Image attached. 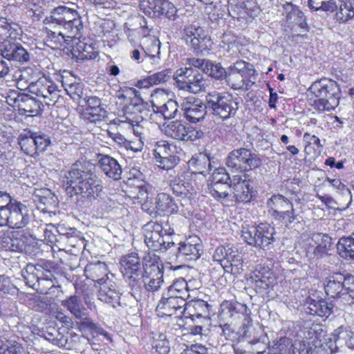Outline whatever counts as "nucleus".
<instances>
[{
	"label": "nucleus",
	"mask_w": 354,
	"mask_h": 354,
	"mask_svg": "<svg viewBox=\"0 0 354 354\" xmlns=\"http://www.w3.org/2000/svg\"><path fill=\"white\" fill-rule=\"evenodd\" d=\"M207 102L205 100L204 103L201 105L189 109L183 113L185 118L191 123H197L203 120L207 115Z\"/></svg>",
	"instance_id": "37"
},
{
	"label": "nucleus",
	"mask_w": 354,
	"mask_h": 354,
	"mask_svg": "<svg viewBox=\"0 0 354 354\" xmlns=\"http://www.w3.org/2000/svg\"><path fill=\"white\" fill-rule=\"evenodd\" d=\"M21 274L26 285L41 293L48 292V288L44 284L46 281L41 278L38 272L36 271L34 264H28L26 267L22 270Z\"/></svg>",
	"instance_id": "24"
},
{
	"label": "nucleus",
	"mask_w": 354,
	"mask_h": 354,
	"mask_svg": "<svg viewBox=\"0 0 354 354\" xmlns=\"http://www.w3.org/2000/svg\"><path fill=\"white\" fill-rule=\"evenodd\" d=\"M250 286L257 294L263 296L276 283L273 272L267 268L256 270L253 276L248 280Z\"/></svg>",
	"instance_id": "15"
},
{
	"label": "nucleus",
	"mask_w": 354,
	"mask_h": 354,
	"mask_svg": "<svg viewBox=\"0 0 354 354\" xmlns=\"http://www.w3.org/2000/svg\"><path fill=\"white\" fill-rule=\"evenodd\" d=\"M76 318V324L80 330L89 332L91 333L102 334L107 335V333L97 324L95 323L88 315L83 311H70Z\"/></svg>",
	"instance_id": "26"
},
{
	"label": "nucleus",
	"mask_w": 354,
	"mask_h": 354,
	"mask_svg": "<svg viewBox=\"0 0 354 354\" xmlns=\"http://www.w3.org/2000/svg\"><path fill=\"white\" fill-rule=\"evenodd\" d=\"M42 296L30 295L27 297V303L29 308H39L41 310L57 309V304L53 297L43 293Z\"/></svg>",
	"instance_id": "33"
},
{
	"label": "nucleus",
	"mask_w": 354,
	"mask_h": 354,
	"mask_svg": "<svg viewBox=\"0 0 354 354\" xmlns=\"http://www.w3.org/2000/svg\"><path fill=\"white\" fill-rule=\"evenodd\" d=\"M174 79L178 89L194 94L204 91L207 86L203 73L192 66L177 69Z\"/></svg>",
	"instance_id": "6"
},
{
	"label": "nucleus",
	"mask_w": 354,
	"mask_h": 354,
	"mask_svg": "<svg viewBox=\"0 0 354 354\" xmlns=\"http://www.w3.org/2000/svg\"><path fill=\"white\" fill-rule=\"evenodd\" d=\"M26 236L19 231L0 232V246L7 251L21 252L25 245Z\"/></svg>",
	"instance_id": "21"
},
{
	"label": "nucleus",
	"mask_w": 354,
	"mask_h": 354,
	"mask_svg": "<svg viewBox=\"0 0 354 354\" xmlns=\"http://www.w3.org/2000/svg\"><path fill=\"white\" fill-rule=\"evenodd\" d=\"M88 162L76 161L65 175L64 185L66 194L77 206L88 205L103 189L102 180Z\"/></svg>",
	"instance_id": "1"
},
{
	"label": "nucleus",
	"mask_w": 354,
	"mask_h": 354,
	"mask_svg": "<svg viewBox=\"0 0 354 354\" xmlns=\"http://www.w3.org/2000/svg\"><path fill=\"white\" fill-rule=\"evenodd\" d=\"M326 282L324 289L327 295L335 297H339L341 293L343 294L342 292L344 291L342 286L344 283L343 274L335 273L326 278Z\"/></svg>",
	"instance_id": "32"
},
{
	"label": "nucleus",
	"mask_w": 354,
	"mask_h": 354,
	"mask_svg": "<svg viewBox=\"0 0 354 354\" xmlns=\"http://www.w3.org/2000/svg\"><path fill=\"white\" fill-rule=\"evenodd\" d=\"M300 218L301 216L295 213L293 205L292 209H287L275 218L288 228L292 227L294 223H299Z\"/></svg>",
	"instance_id": "45"
},
{
	"label": "nucleus",
	"mask_w": 354,
	"mask_h": 354,
	"mask_svg": "<svg viewBox=\"0 0 354 354\" xmlns=\"http://www.w3.org/2000/svg\"><path fill=\"white\" fill-rule=\"evenodd\" d=\"M0 219V226H8L12 229H21L30 221L31 214L29 208L21 201L16 200L12 205Z\"/></svg>",
	"instance_id": "12"
},
{
	"label": "nucleus",
	"mask_w": 354,
	"mask_h": 354,
	"mask_svg": "<svg viewBox=\"0 0 354 354\" xmlns=\"http://www.w3.org/2000/svg\"><path fill=\"white\" fill-rule=\"evenodd\" d=\"M122 112L127 122L140 123L148 116L149 110L141 98L133 97L129 104H124Z\"/></svg>",
	"instance_id": "16"
},
{
	"label": "nucleus",
	"mask_w": 354,
	"mask_h": 354,
	"mask_svg": "<svg viewBox=\"0 0 354 354\" xmlns=\"http://www.w3.org/2000/svg\"><path fill=\"white\" fill-rule=\"evenodd\" d=\"M308 6L315 11L322 10L327 12H334L337 5L334 0H308Z\"/></svg>",
	"instance_id": "49"
},
{
	"label": "nucleus",
	"mask_w": 354,
	"mask_h": 354,
	"mask_svg": "<svg viewBox=\"0 0 354 354\" xmlns=\"http://www.w3.org/2000/svg\"><path fill=\"white\" fill-rule=\"evenodd\" d=\"M306 326H304V330L301 331V334L297 335L303 339L302 343L304 346H306V342L308 340L318 339L317 331L320 330V326L318 324L309 326V324L306 323Z\"/></svg>",
	"instance_id": "54"
},
{
	"label": "nucleus",
	"mask_w": 354,
	"mask_h": 354,
	"mask_svg": "<svg viewBox=\"0 0 354 354\" xmlns=\"http://www.w3.org/2000/svg\"><path fill=\"white\" fill-rule=\"evenodd\" d=\"M162 0H141L140 7L144 12L153 18L160 17Z\"/></svg>",
	"instance_id": "44"
},
{
	"label": "nucleus",
	"mask_w": 354,
	"mask_h": 354,
	"mask_svg": "<svg viewBox=\"0 0 354 354\" xmlns=\"http://www.w3.org/2000/svg\"><path fill=\"white\" fill-rule=\"evenodd\" d=\"M160 9V17L165 16L168 19L172 21L176 19L178 9L171 2L167 0H162Z\"/></svg>",
	"instance_id": "57"
},
{
	"label": "nucleus",
	"mask_w": 354,
	"mask_h": 354,
	"mask_svg": "<svg viewBox=\"0 0 354 354\" xmlns=\"http://www.w3.org/2000/svg\"><path fill=\"white\" fill-rule=\"evenodd\" d=\"M43 22L46 25L48 35L53 38L61 36L63 39H73L82 36V17L75 9L64 6L56 7L51 10Z\"/></svg>",
	"instance_id": "2"
},
{
	"label": "nucleus",
	"mask_w": 354,
	"mask_h": 354,
	"mask_svg": "<svg viewBox=\"0 0 354 354\" xmlns=\"http://www.w3.org/2000/svg\"><path fill=\"white\" fill-rule=\"evenodd\" d=\"M274 227L268 223L252 225L242 230V237L249 245L261 249L268 248L274 241Z\"/></svg>",
	"instance_id": "10"
},
{
	"label": "nucleus",
	"mask_w": 354,
	"mask_h": 354,
	"mask_svg": "<svg viewBox=\"0 0 354 354\" xmlns=\"http://www.w3.org/2000/svg\"><path fill=\"white\" fill-rule=\"evenodd\" d=\"M292 203L281 194L272 195L266 203L268 212L274 218L287 209H292Z\"/></svg>",
	"instance_id": "27"
},
{
	"label": "nucleus",
	"mask_w": 354,
	"mask_h": 354,
	"mask_svg": "<svg viewBox=\"0 0 354 354\" xmlns=\"http://www.w3.org/2000/svg\"><path fill=\"white\" fill-rule=\"evenodd\" d=\"M233 176L232 189H233L234 198L239 203H248L252 198L250 180H247L245 176Z\"/></svg>",
	"instance_id": "22"
},
{
	"label": "nucleus",
	"mask_w": 354,
	"mask_h": 354,
	"mask_svg": "<svg viewBox=\"0 0 354 354\" xmlns=\"http://www.w3.org/2000/svg\"><path fill=\"white\" fill-rule=\"evenodd\" d=\"M16 200L6 192L0 191V219L5 216L6 213L3 212H7Z\"/></svg>",
	"instance_id": "62"
},
{
	"label": "nucleus",
	"mask_w": 354,
	"mask_h": 354,
	"mask_svg": "<svg viewBox=\"0 0 354 354\" xmlns=\"http://www.w3.org/2000/svg\"><path fill=\"white\" fill-rule=\"evenodd\" d=\"M171 77H174V73L171 69L167 68L149 75V80L151 81L153 85H156L168 82Z\"/></svg>",
	"instance_id": "58"
},
{
	"label": "nucleus",
	"mask_w": 354,
	"mask_h": 354,
	"mask_svg": "<svg viewBox=\"0 0 354 354\" xmlns=\"http://www.w3.org/2000/svg\"><path fill=\"white\" fill-rule=\"evenodd\" d=\"M153 346L159 354H167L169 351V342L164 333H158L153 337Z\"/></svg>",
	"instance_id": "53"
},
{
	"label": "nucleus",
	"mask_w": 354,
	"mask_h": 354,
	"mask_svg": "<svg viewBox=\"0 0 354 354\" xmlns=\"http://www.w3.org/2000/svg\"><path fill=\"white\" fill-rule=\"evenodd\" d=\"M310 90L317 98L314 106L317 110L330 111L338 106L341 91L336 82L322 79L313 82Z\"/></svg>",
	"instance_id": "3"
},
{
	"label": "nucleus",
	"mask_w": 354,
	"mask_h": 354,
	"mask_svg": "<svg viewBox=\"0 0 354 354\" xmlns=\"http://www.w3.org/2000/svg\"><path fill=\"white\" fill-rule=\"evenodd\" d=\"M84 274L87 279H90L97 283L108 274L107 266L105 263L99 261L89 263L84 268Z\"/></svg>",
	"instance_id": "31"
},
{
	"label": "nucleus",
	"mask_w": 354,
	"mask_h": 354,
	"mask_svg": "<svg viewBox=\"0 0 354 354\" xmlns=\"http://www.w3.org/2000/svg\"><path fill=\"white\" fill-rule=\"evenodd\" d=\"M85 117L91 122H96L97 121L104 120L107 118V111L101 105L91 109H86Z\"/></svg>",
	"instance_id": "52"
},
{
	"label": "nucleus",
	"mask_w": 354,
	"mask_h": 354,
	"mask_svg": "<svg viewBox=\"0 0 354 354\" xmlns=\"http://www.w3.org/2000/svg\"><path fill=\"white\" fill-rule=\"evenodd\" d=\"M232 184L211 183L208 186L209 194L216 199H225L229 196V192L232 190Z\"/></svg>",
	"instance_id": "43"
},
{
	"label": "nucleus",
	"mask_w": 354,
	"mask_h": 354,
	"mask_svg": "<svg viewBox=\"0 0 354 354\" xmlns=\"http://www.w3.org/2000/svg\"><path fill=\"white\" fill-rule=\"evenodd\" d=\"M339 254L347 260H354V232L349 236L342 237L337 244Z\"/></svg>",
	"instance_id": "35"
},
{
	"label": "nucleus",
	"mask_w": 354,
	"mask_h": 354,
	"mask_svg": "<svg viewBox=\"0 0 354 354\" xmlns=\"http://www.w3.org/2000/svg\"><path fill=\"white\" fill-rule=\"evenodd\" d=\"M297 344L293 345L292 341L288 337H281L274 342L273 348L278 351L277 354H295V348H297Z\"/></svg>",
	"instance_id": "46"
},
{
	"label": "nucleus",
	"mask_w": 354,
	"mask_h": 354,
	"mask_svg": "<svg viewBox=\"0 0 354 354\" xmlns=\"http://www.w3.org/2000/svg\"><path fill=\"white\" fill-rule=\"evenodd\" d=\"M180 162V158L176 154L156 160V164L161 169L169 170L174 168Z\"/></svg>",
	"instance_id": "61"
},
{
	"label": "nucleus",
	"mask_w": 354,
	"mask_h": 354,
	"mask_svg": "<svg viewBox=\"0 0 354 354\" xmlns=\"http://www.w3.org/2000/svg\"><path fill=\"white\" fill-rule=\"evenodd\" d=\"M57 232L58 233L57 236H55V241L49 239V241L53 243L55 242V246L59 250H64L61 248V243L67 242L69 245H73V239H76L77 232L74 228H66L64 225H59L57 227Z\"/></svg>",
	"instance_id": "34"
},
{
	"label": "nucleus",
	"mask_w": 354,
	"mask_h": 354,
	"mask_svg": "<svg viewBox=\"0 0 354 354\" xmlns=\"http://www.w3.org/2000/svg\"><path fill=\"white\" fill-rule=\"evenodd\" d=\"M307 303L309 304L308 307V310H313L315 308V310H333L335 306L331 301L328 302L319 297H309L307 299Z\"/></svg>",
	"instance_id": "51"
},
{
	"label": "nucleus",
	"mask_w": 354,
	"mask_h": 354,
	"mask_svg": "<svg viewBox=\"0 0 354 354\" xmlns=\"http://www.w3.org/2000/svg\"><path fill=\"white\" fill-rule=\"evenodd\" d=\"M186 43L196 53L209 50L212 45L210 37L201 27L189 26L184 30Z\"/></svg>",
	"instance_id": "14"
},
{
	"label": "nucleus",
	"mask_w": 354,
	"mask_h": 354,
	"mask_svg": "<svg viewBox=\"0 0 354 354\" xmlns=\"http://www.w3.org/2000/svg\"><path fill=\"white\" fill-rule=\"evenodd\" d=\"M161 303L162 304V306H160V304H159L156 307V310L162 308L171 310H179L182 307H185L187 304V302L183 297L178 294H171L169 297L162 298Z\"/></svg>",
	"instance_id": "42"
},
{
	"label": "nucleus",
	"mask_w": 354,
	"mask_h": 354,
	"mask_svg": "<svg viewBox=\"0 0 354 354\" xmlns=\"http://www.w3.org/2000/svg\"><path fill=\"white\" fill-rule=\"evenodd\" d=\"M97 160V166L107 178L113 180H119L122 178V168L115 158L109 155L98 153Z\"/></svg>",
	"instance_id": "20"
},
{
	"label": "nucleus",
	"mask_w": 354,
	"mask_h": 354,
	"mask_svg": "<svg viewBox=\"0 0 354 354\" xmlns=\"http://www.w3.org/2000/svg\"><path fill=\"white\" fill-rule=\"evenodd\" d=\"M153 51L156 54H151L149 52L145 51V55L142 58V62H145L146 64H151L153 66H157L160 64V42L156 44L154 42L153 45Z\"/></svg>",
	"instance_id": "60"
},
{
	"label": "nucleus",
	"mask_w": 354,
	"mask_h": 354,
	"mask_svg": "<svg viewBox=\"0 0 354 354\" xmlns=\"http://www.w3.org/2000/svg\"><path fill=\"white\" fill-rule=\"evenodd\" d=\"M288 17L290 19H293L295 23L298 25V26L308 31V26L306 22V18L303 12L299 9H294L288 14Z\"/></svg>",
	"instance_id": "63"
},
{
	"label": "nucleus",
	"mask_w": 354,
	"mask_h": 354,
	"mask_svg": "<svg viewBox=\"0 0 354 354\" xmlns=\"http://www.w3.org/2000/svg\"><path fill=\"white\" fill-rule=\"evenodd\" d=\"M16 100L20 102L19 110L24 111L28 115L36 116L41 113L42 104L29 95H19Z\"/></svg>",
	"instance_id": "28"
},
{
	"label": "nucleus",
	"mask_w": 354,
	"mask_h": 354,
	"mask_svg": "<svg viewBox=\"0 0 354 354\" xmlns=\"http://www.w3.org/2000/svg\"><path fill=\"white\" fill-rule=\"evenodd\" d=\"M189 165L194 169L193 171L185 172V178L192 181H196L198 177L201 176V181H204L205 173L211 169L209 157L205 153H199L189 160Z\"/></svg>",
	"instance_id": "19"
},
{
	"label": "nucleus",
	"mask_w": 354,
	"mask_h": 354,
	"mask_svg": "<svg viewBox=\"0 0 354 354\" xmlns=\"http://www.w3.org/2000/svg\"><path fill=\"white\" fill-rule=\"evenodd\" d=\"M28 88L30 93L38 97H42L49 102H56L59 96V91L57 89V85L45 77L30 83Z\"/></svg>",
	"instance_id": "17"
},
{
	"label": "nucleus",
	"mask_w": 354,
	"mask_h": 354,
	"mask_svg": "<svg viewBox=\"0 0 354 354\" xmlns=\"http://www.w3.org/2000/svg\"><path fill=\"white\" fill-rule=\"evenodd\" d=\"M19 43H12L8 41H5L0 44V55L2 58L8 60L14 59L17 51L20 47Z\"/></svg>",
	"instance_id": "47"
},
{
	"label": "nucleus",
	"mask_w": 354,
	"mask_h": 354,
	"mask_svg": "<svg viewBox=\"0 0 354 354\" xmlns=\"http://www.w3.org/2000/svg\"><path fill=\"white\" fill-rule=\"evenodd\" d=\"M313 240L318 241L321 240L316 246H310L306 250V256L310 259H319L328 254L331 246V238L327 234L322 233L315 234L312 236Z\"/></svg>",
	"instance_id": "23"
},
{
	"label": "nucleus",
	"mask_w": 354,
	"mask_h": 354,
	"mask_svg": "<svg viewBox=\"0 0 354 354\" xmlns=\"http://www.w3.org/2000/svg\"><path fill=\"white\" fill-rule=\"evenodd\" d=\"M185 178V172L171 184L174 194L178 197L186 195H192V193L198 190V184L187 182Z\"/></svg>",
	"instance_id": "29"
},
{
	"label": "nucleus",
	"mask_w": 354,
	"mask_h": 354,
	"mask_svg": "<svg viewBox=\"0 0 354 354\" xmlns=\"http://www.w3.org/2000/svg\"><path fill=\"white\" fill-rule=\"evenodd\" d=\"M156 206L157 212L167 214H176L178 211V203L169 194L162 192L156 197Z\"/></svg>",
	"instance_id": "30"
},
{
	"label": "nucleus",
	"mask_w": 354,
	"mask_h": 354,
	"mask_svg": "<svg viewBox=\"0 0 354 354\" xmlns=\"http://www.w3.org/2000/svg\"><path fill=\"white\" fill-rule=\"evenodd\" d=\"M0 291L4 295L16 296L18 293V288L11 283L9 277L2 274L0 275Z\"/></svg>",
	"instance_id": "56"
},
{
	"label": "nucleus",
	"mask_w": 354,
	"mask_h": 354,
	"mask_svg": "<svg viewBox=\"0 0 354 354\" xmlns=\"http://www.w3.org/2000/svg\"><path fill=\"white\" fill-rule=\"evenodd\" d=\"M17 140L21 150L32 157L44 152L50 145V139L48 135L41 132H33L29 129H24Z\"/></svg>",
	"instance_id": "11"
},
{
	"label": "nucleus",
	"mask_w": 354,
	"mask_h": 354,
	"mask_svg": "<svg viewBox=\"0 0 354 354\" xmlns=\"http://www.w3.org/2000/svg\"><path fill=\"white\" fill-rule=\"evenodd\" d=\"M120 263L121 272L131 290L140 291L141 275L144 272L145 264L141 263L138 254L134 252L122 257Z\"/></svg>",
	"instance_id": "9"
},
{
	"label": "nucleus",
	"mask_w": 354,
	"mask_h": 354,
	"mask_svg": "<svg viewBox=\"0 0 354 354\" xmlns=\"http://www.w3.org/2000/svg\"><path fill=\"white\" fill-rule=\"evenodd\" d=\"M176 153H177L176 147L165 140L157 142L155 145V149H153L156 160L164 158L165 157H169Z\"/></svg>",
	"instance_id": "38"
},
{
	"label": "nucleus",
	"mask_w": 354,
	"mask_h": 354,
	"mask_svg": "<svg viewBox=\"0 0 354 354\" xmlns=\"http://www.w3.org/2000/svg\"><path fill=\"white\" fill-rule=\"evenodd\" d=\"M225 164L232 170L243 172L260 167L262 162L258 154L242 147L230 152Z\"/></svg>",
	"instance_id": "8"
},
{
	"label": "nucleus",
	"mask_w": 354,
	"mask_h": 354,
	"mask_svg": "<svg viewBox=\"0 0 354 354\" xmlns=\"http://www.w3.org/2000/svg\"><path fill=\"white\" fill-rule=\"evenodd\" d=\"M178 245L176 252V257L178 259L195 261L201 255L203 245L198 237H189Z\"/></svg>",
	"instance_id": "18"
},
{
	"label": "nucleus",
	"mask_w": 354,
	"mask_h": 354,
	"mask_svg": "<svg viewBox=\"0 0 354 354\" xmlns=\"http://www.w3.org/2000/svg\"><path fill=\"white\" fill-rule=\"evenodd\" d=\"M114 274L108 273L103 279L95 283V286L99 288V299L107 302L108 299L117 297V285Z\"/></svg>",
	"instance_id": "25"
},
{
	"label": "nucleus",
	"mask_w": 354,
	"mask_h": 354,
	"mask_svg": "<svg viewBox=\"0 0 354 354\" xmlns=\"http://www.w3.org/2000/svg\"><path fill=\"white\" fill-rule=\"evenodd\" d=\"M3 354H19L21 352V344L15 341L6 340L0 349Z\"/></svg>",
	"instance_id": "64"
},
{
	"label": "nucleus",
	"mask_w": 354,
	"mask_h": 354,
	"mask_svg": "<svg viewBox=\"0 0 354 354\" xmlns=\"http://www.w3.org/2000/svg\"><path fill=\"white\" fill-rule=\"evenodd\" d=\"M354 17V6L352 2L346 1L339 6V10L336 13V19L341 22H346Z\"/></svg>",
	"instance_id": "48"
},
{
	"label": "nucleus",
	"mask_w": 354,
	"mask_h": 354,
	"mask_svg": "<svg viewBox=\"0 0 354 354\" xmlns=\"http://www.w3.org/2000/svg\"><path fill=\"white\" fill-rule=\"evenodd\" d=\"M178 104L175 100H169L162 106L153 104V111L160 113L165 119H171L176 116L178 112Z\"/></svg>",
	"instance_id": "40"
},
{
	"label": "nucleus",
	"mask_w": 354,
	"mask_h": 354,
	"mask_svg": "<svg viewBox=\"0 0 354 354\" xmlns=\"http://www.w3.org/2000/svg\"><path fill=\"white\" fill-rule=\"evenodd\" d=\"M187 128V126L181 121L175 120L167 124L166 132L168 136L174 139L184 140Z\"/></svg>",
	"instance_id": "41"
},
{
	"label": "nucleus",
	"mask_w": 354,
	"mask_h": 354,
	"mask_svg": "<svg viewBox=\"0 0 354 354\" xmlns=\"http://www.w3.org/2000/svg\"><path fill=\"white\" fill-rule=\"evenodd\" d=\"M35 267L41 278L46 281L44 283H48V285L53 286V280L55 279L53 272L56 269L54 262L43 261L40 263L35 264Z\"/></svg>",
	"instance_id": "36"
},
{
	"label": "nucleus",
	"mask_w": 354,
	"mask_h": 354,
	"mask_svg": "<svg viewBox=\"0 0 354 354\" xmlns=\"http://www.w3.org/2000/svg\"><path fill=\"white\" fill-rule=\"evenodd\" d=\"M212 183L232 184L233 177L231 178L225 167H218L214 170L212 174Z\"/></svg>",
	"instance_id": "55"
},
{
	"label": "nucleus",
	"mask_w": 354,
	"mask_h": 354,
	"mask_svg": "<svg viewBox=\"0 0 354 354\" xmlns=\"http://www.w3.org/2000/svg\"><path fill=\"white\" fill-rule=\"evenodd\" d=\"M205 101L211 113L222 120L234 117L239 109L237 98L228 92H209L205 95Z\"/></svg>",
	"instance_id": "5"
},
{
	"label": "nucleus",
	"mask_w": 354,
	"mask_h": 354,
	"mask_svg": "<svg viewBox=\"0 0 354 354\" xmlns=\"http://www.w3.org/2000/svg\"><path fill=\"white\" fill-rule=\"evenodd\" d=\"M158 257L153 255V261L145 263L144 272L141 275V285L143 284L147 291L158 290L163 282V272L158 264Z\"/></svg>",
	"instance_id": "13"
},
{
	"label": "nucleus",
	"mask_w": 354,
	"mask_h": 354,
	"mask_svg": "<svg viewBox=\"0 0 354 354\" xmlns=\"http://www.w3.org/2000/svg\"><path fill=\"white\" fill-rule=\"evenodd\" d=\"M173 234L174 230L171 228L167 230L158 223L147 224L145 229V242L153 251L165 252L175 247L170 237Z\"/></svg>",
	"instance_id": "7"
},
{
	"label": "nucleus",
	"mask_w": 354,
	"mask_h": 354,
	"mask_svg": "<svg viewBox=\"0 0 354 354\" xmlns=\"http://www.w3.org/2000/svg\"><path fill=\"white\" fill-rule=\"evenodd\" d=\"M258 73L253 64L236 60L227 68L226 83L234 90H249L254 84Z\"/></svg>",
	"instance_id": "4"
},
{
	"label": "nucleus",
	"mask_w": 354,
	"mask_h": 354,
	"mask_svg": "<svg viewBox=\"0 0 354 354\" xmlns=\"http://www.w3.org/2000/svg\"><path fill=\"white\" fill-rule=\"evenodd\" d=\"M203 72L216 80H226L227 68H223L219 62H207Z\"/></svg>",
	"instance_id": "39"
},
{
	"label": "nucleus",
	"mask_w": 354,
	"mask_h": 354,
	"mask_svg": "<svg viewBox=\"0 0 354 354\" xmlns=\"http://www.w3.org/2000/svg\"><path fill=\"white\" fill-rule=\"evenodd\" d=\"M350 334H352V332L351 330H346V328H344L343 327H339L335 330L331 335L333 337H330L328 338L326 343L329 351L335 349L337 341L345 339L347 337H350Z\"/></svg>",
	"instance_id": "50"
},
{
	"label": "nucleus",
	"mask_w": 354,
	"mask_h": 354,
	"mask_svg": "<svg viewBox=\"0 0 354 354\" xmlns=\"http://www.w3.org/2000/svg\"><path fill=\"white\" fill-rule=\"evenodd\" d=\"M192 195H186L180 197L179 205L178 204V212L185 216H189L193 212V205L191 199Z\"/></svg>",
	"instance_id": "59"
}]
</instances>
